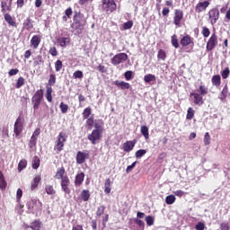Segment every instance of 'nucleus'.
Wrapping results in <instances>:
<instances>
[{
    "instance_id": "nucleus-11",
    "label": "nucleus",
    "mask_w": 230,
    "mask_h": 230,
    "mask_svg": "<svg viewBox=\"0 0 230 230\" xmlns=\"http://www.w3.org/2000/svg\"><path fill=\"white\" fill-rule=\"evenodd\" d=\"M184 17V13L181 10L176 9L174 12L173 23L175 26H181V22Z\"/></svg>"
},
{
    "instance_id": "nucleus-43",
    "label": "nucleus",
    "mask_w": 230,
    "mask_h": 230,
    "mask_svg": "<svg viewBox=\"0 0 230 230\" xmlns=\"http://www.w3.org/2000/svg\"><path fill=\"white\" fill-rule=\"evenodd\" d=\"M159 60H166V52L163 49H160L157 54Z\"/></svg>"
},
{
    "instance_id": "nucleus-19",
    "label": "nucleus",
    "mask_w": 230,
    "mask_h": 230,
    "mask_svg": "<svg viewBox=\"0 0 230 230\" xmlns=\"http://www.w3.org/2000/svg\"><path fill=\"white\" fill-rule=\"evenodd\" d=\"M31 44L34 49H37L40 44V37L37 35L33 36L31 40Z\"/></svg>"
},
{
    "instance_id": "nucleus-61",
    "label": "nucleus",
    "mask_w": 230,
    "mask_h": 230,
    "mask_svg": "<svg viewBox=\"0 0 230 230\" xmlns=\"http://www.w3.org/2000/svg\"><path fill=\"white\" fill-rule=\"evenodd\" d=\"M199 93L204 96L205 94H208V89L202 85L199 86Z\"/></svg>"
},
{
    "instance_id": "nucleus-6",
    "label": "nucleus",
    "mask_w": 230,
    "mask_h": 230,
    "mask_svg": "<svg viewBox=\"0 0 230 230\" xmlns=\"http://www.w3.org/2000/svg\"><path fill=\"white\" fill-rule=\"evenodd\" d=\"M217 44H218V37L217 36L216 33H213L209 38L208 41L207 42V47H206L207 51H213V49L217 48Z\"/></svg>"
},
{
    "instance_id": "nucleus-50",
    "label": "nucleus",
    "mask_w": 230,
    "mask_h": 230,
    "mask_svg": "<svg viewBox=\"0 0 230 230\" xmlns=\"http://www.w3.org/2000/svg\"><path fill=\"white\" fill-rule=\"evenodd\" d=\"M24 85V77H19L16 83V89H21Z\"/></svg>"
},
{
    "instance_id": "nucleus-60",
    "label": "nucleus",
    "mask_w": 230,
    "mask_h": 230,
    "mask_svg": "<svg viewBox=\"0 0 230 230\" xmlns=\"http://www.w3.org/2000/svg\"><path fill=\"white\" fill-rule=\"evenodd\" d=\"M49 54L52 57H57L58 55V51L57 50V48H55V47L50 48Z\"/></svg>"
},
{
    "instance_id": "nucleus-16",
    "label": "nucleus",
    "mask_w": 230,
    "mask_h": 230,
    "mask_svg": "<svg viewBox=\"0 0 230 230\" xmlns=\"http://www.w3.org/2000/svg\"><path fill=\"white\" fill-rule=\"evenodd\" d=\"M40 175L36 176L32 179L31 182V190L37 191V188H39V183L40 182Z\"/></svg>"
},
{
    "instance_id": "nucleus-40",
    "label": "nucleus",
    "mask_w": 230,
    "mask_h": 230,
    "mask_svg": "<svg viewBox=\"0 0 230 230\" xmlns=\"http://www.w3.org/2000/svg\"><path fill=\"white\" fill-rule=\"evenodd\" d=\"M172 45L176 49L179 48V40H177V35H172L171 40Z\"/></svg>"
},
{
    "instance_id": "nucleus-56",
    "label": "nucleus",
    "mask_w": 230,
    "mask_h": 230,
    "mask_svg": "<svg viewBox=\"0 0 230 230\" xmlns=\"http://www.w3.org/2000/svg\"><path fill=\"white\" fill-rule=\"evenodd\" d=\"M74 78H79L82 79L84 78V72L77 70L73 74Z\"/></svg>"
},
{
    "instance_id": "nucleus-3",
    "label": "nucleus",
    "mask_w": 230,
    "mask_h": 230,
    "mask_svg": "<svg viewBox=\"0 0 230 230\" xmlns=\"http://www.w3.org/2000/svg\"><path fill=\"white\" fill-rule=\"evenodd\" d=\"M27 207L30 211H39V209H42V202H40L37 198H32L27 203Z\"/></svg>"
},
{
    "instance_id": "nucleus-64",
    "label": "nucleus",
    "mask_w": 230,
    "mask_h": 230,
    "mask_svg": "<svg viewBox=\"0 0 230 230\" xmlns=\"http://www.w3.org/2000/svg\"><path fill=\"white\" fill-rule=\"evenodd\" d=\"M220 229H221V230H229V224H227V223H222V224L220 225Z\"/></svg>"
},
{
    "instance_id": "nucleus-62",
    "label": "nucleus",
    "mask_w": 230,
    "mask_h": 230,
    "mask_svg": "<svg viewBox=\"0 0 230 230\" xmlns=\"http://www.w3.org/2000/svg\"><path fill=\"white\" fill-rule=\"evenodd\" d=\"M39 136H40V128H36L33 132L31 137H34L35 139H38Z\"/></svg>"
},
{
    "instance_id": "nucleus-35",
    "label": "nucleus",
    "mask_w": 230,
    "mask_h": 230,
    "mask_svg": "<svg viewBox=\"0 0 230 230\" xmlns=\"http://www.w3.org/2000/svg\"><path fill=\"white\" fill-rule=\"evenodd\" d=\"M39 166H40V159L38 156H34L32 159V168L38 170Z\"/></svg>"
},
{
    "instance_id": "nucleus-22",
    "label": "nucleus",
    "mask_w": 230,
    "mask_h": 230,
    "mask_svg": "<svg viewBox=\"0 0 230 230\" xmlns=\"http://www.w3.org/2000/svg\"><path fill=\"white\" fill-rule=\"evenodd\" d=\"M229 94V87L227 86V84H226L219 95V100H221V102H224V100H226V98H227V95Z\"/></svg>"
},
{
    "instance_id": "nucleus-33",
    "label": "nucleus",
    "mask_w": 230,
    "mask_h": 230,
    "mask_svg": "<svg viewBox=\"0 0 230 230\" xmlns=\"http://www.w3.org/2000/svg\"><path fill=\"white\" fill-rule=\"evenodd\" d=\"M6 181L4 180V175L3 172L0 171V190H6Z\"/></svg>"
},
{
    "instance_id": "nucleus-57",
    "label": "nucleus",
    "mask_w": 230,
    "mask_h": 230,
    "mask_svg": "<svg viewBox=\"0 0 230 230\" xmlns=\"http://www.w3.org/2000/svg\"><path fill=\"white\" fill-rule=\"evenodd\" d=\"M135 223L137 224V226H138V227H140V229H145V222H143V220H141L139 218H136Z\"/></svg>"
},
{
    "instance_id": "nucleus-46",
    "label": "nucleus",
    "mask_w": 230,
    "mask_h": 230,
    "mask_svg": "<svg viewBox=\"0 0 230 230\" xmlns=\"http://www.w3.org/2000/svg\"><path fill=\"white\" fill-rule=\"evenodd\" d=\"M203 37L208 38L209 35H211V31H209V28L204 26L202 27V31H201Z\"/></svg>"
},
{
    "instance_id": "nucleus-59",
    "label": "nucleus",
    "mask_w": 230,
    "mask_h": 230,
    "mask_svg": "<svg viewBox=\"0 0 230 230\" xmlns=\"http://www.w3.org/2000/svg\"><path fill=\"white\" fill-rule=\"evenodd\" d=\"M196 230H204L206 229V225H204V223L202 222H199L196 226H195Z\"/></svg>"
},
{
    "instance_id": "nucleus-21",
    "label": "nucleus",
    "mask_w": 230,
    "mask_h": 230,
    "mask_svg": "<svg viewBox=\"0 0 230 230\" xmlns=\"http://www.w3.org/2000/svg\"><path fill=\"white\" fill-rule=\"evenodd\" d=\"M4 17V21L7 22L9 26H13L14 28L17 26L15 20H13V18L12 17V15H10V13H5Z\"/></svg>"
},
{
    "instance_id": "nucleus-14",
    "label": "nucleus",
    "mask_w": 230,
    "mask_h": 230,
    "mask_svg": "<svg viewBox=\"0 0 230 230\" xmlns=\"http://www.w3.org/2000/svg\"><path fill=\"white\" fill-rule=\"evenodd\" d=\"M85 17L83 16L82 13H76L74 16V22L73 24H79L81 26H85L86 24Z\"/></svg>"
},
{
    "instance_id": "nucleus-9",
    "label": "nucleus",
    "mask_w": 230,
    "mask_h": 230,
    "mask_svg": "<svg viewBox=\"0 0 230 230\" xmlns=\"http://www.w3.org/2000/svg\"><path fill=\"white\" fill-rule=\"evenodd\" d=\"M22 118L18 117L14 122V128L13 132L16 136V137H19L21 136V132H22Z\"/></svg>"
},
{
    "instance_id": "nucleus-54",
    "label": "nucleus",
    "mask_w": 230,
    "mask_h": 230,
    "mask_svg": "<svg viewBox=\"0 0 230 230\" xmlns=\"http://www.w3.org/2000/svg\"><path fill=\"white\" fill-rule=\"evenodd\" d=\"M1 8L3 13L10 11V6H8V4L4 1L1 3Z\"/></svg>"
},
{
    "instance_id": "nucleus-2",
    "label": "nucleus",
    "mask_w": 230,
    "mask_h": 230,
    "mask_svg": "<svg viewBox=\"0 0 230 230\" xmlns=\"http://www.w3.org/2000/svg\"><path fill=\"white\" fill-rule=\"evenodd\" d=\"M42 100H44V91L40 89L34 93L31 99L34 114H37V111H39V107H40V103L42 102Z\"/></svg>"
},
{
    "instance_id": "nucleus-8",
    "label": "nucleus",
    "mask_w": 230,
    "mask_h": 230,
    "mask_svg": "<svg viewBox=\"0 0 230 230\" xmlns=\"http://www.w3.org/2000/svg\"><path fill=\"white\" fill-rule=\"evenodd\" d=\"M209 1H199L195 6L196 13H202L209 7Z\"/></svg>"
},
{
    "instance_id": "nucleus-17",
    "label": "nucleus",
    "mask_w": 230,
    "mask_h": 230,
    "mask_svg": "<svg viewBox=\"0 0 230 230\" xmlns=\"http://www.w3.org/2000/svg\"><path fill=\"white\" fill-rule=\"evenodd\" d=\"M72 30L75 35H80L82 31H84V25H80L78 23H73L72 24Z\"/></svg>"
},
{
    "instance_id": "nucleus-26",
    "label": "nucleus",
    "mask_w": 230,
    "mask_h": 230,
    "mask_svg": "<svg viewBox=\"0 0 230 230\" xmlns=\"http://www.w3.org/2000/svg\"><path fill=\"white\" fill-rule=\"evenodd\" d=\"M23 28L28 31L33 29V23H31V19L27 18L26 20H24Z\"/></svg>"
},
{
    "instance_id": "nucleus-20",
    "label": "nucleus",
    "mask_w": 230,
    "mask_h": 230,
    "mask_svg": "<svg viewBox=\"0 0 230 230\" xmlns=\"http://www.w3.org/2000/svg\"><path fill=\"white\" fill-rule=\"evenodd\" d=\"M181 44L183 46V48H186V46H190V44H193V40L190 36H184L181 40Z\"/></svg>"
},
{
    "instance_id": "nucleus-34",
    "label": "nucleus",
    "mask_w": 230,
    "mask_h": 230,
    "mask_svg": "<svg viewBox=\"0 0 230 230\" xmlns=\"http://www.w3.org/2000/svg\"><path fill=\"white\" fill-rule=\"evenodd\" d=\"M52 93H53V88L47 87L46 98H47V101L49 102V103L53 102V96L51 95Z\"/></svg>"
},
{
    "instance_id": "nucleus-36",
    "label": "nucleus",
    "mask_w": 230,
    "mask_h": 230,
    "mask_svg": "<svg viewBox=\"0 0 230 230\" xmlns=\"http://www.w3.org/2000/svg\"><path fill=\"white\" fill-rule=\"evenodd\" d=\"M91 197V194L89 193V190H84L81 193V198L84 200V202H87L89 200V198Z\"/></svg>"
},
{
    "instance_id": "nucleus-25",
    "label": "nucleus",
    "mask_w": 230,
    "mask_h": 230,
    "mask_svg": "<svg viewBox=\"0 0 230 230\" xmlns=\"http://www.w3.org/2000/svg\"><path fill=\"white\" fill-rule=\"evenodd\" d=\"M115 85L121 89H130V84L126 83L125 81H115Z\"/></svg>"
},
{
    "instance_id": "nucleus-63",
    "label": "nucleus",
    "mask_w": 230,
    "mask_h": 230,
    "mask_svg": "<svg viewBox=\"0 0 230 230\" xmlns=\"http://www.w3.org/2000/svg\"><path fill=\"white\" fill-rule=\"evenodd\" d=\"M124 76L126 78V80H132V71H127L125 74H124Z\"/></svg>"
},
{
    "instance_id": "nucleus-49",
    "label": "nucleus",
    "mask_w": 230,
    "mask_h": 230,
    "mask_svg": "<svg viewBox=\"0 0 230 230\" xmlns=\"http://www.w3.org/2000/svg\"><path fill=\"white\" fill-rule=\"evenodd\" d=\"M146 154V150L145 149H139L138 151L136 152V157L137 159H141L143 155Z\"/></svg>"
},
{
    "instance_id": "nucleus-13",
    "label": "nucleus",
    "mask_w": 230,
    "mask_h": 230,
    "mask_svg": "<svg viewBox=\"0 0 230 230\" xmlns=\"http://www.w3.org/2000/svg\"><path fill=\"white\" fill-rule=\"evenodd\" d=\"M69 178L67 176H65L63 180H61V188L65 193L69 195L71 193V190L69 189Z\"/></svg>"
},
{
    "instance_id": "nucleus-44",
    "label": "nucleus",
    "mask_w": 230,
    "mask_h": 230,
    "mask_svg": "<svg viewBox=\"0 0 230 230\" xmlns=\"http://www.w3.org/2000/svg\"><path fill=\"white\" fill-rule=\"evenodd\" d=\"M195 116V111H193V108H189L187 111V119H193V117Z\"/></svg>"
},
{
    "instance_id": "nucleus-51",
    "label": "nucleus",
    "mask_w": 230,
    "mask_h": 230,
    "mask_svg": "<svg viewBox=\"0 0 230 230\" xmlns=\"http://www.w3.org/2000/svg\"><path fill=\"white\" fill-rule=\"evenodd\" d=\"M146 222L147 226H154L155 219L152 216H146Z\"/></svg>"
},
{
    "instance_id": "nucleus-24",
    "label": "nucleus",
    "mask_w": 230,
    "mask_h": 230,
    "mask_svg": "<svg viewBox=\"0 0 230 230\" xmlns=\"http://www.w3.org/2000/svg\"><path fill=\"white\" fill-rule=\"evenodd\" d=\"M69 42H71V39L69 38L62 37L58 39V43L59 44V46H61V48H66V46H67Z\"/></svg>"
},
{
    "instance_id": "nucleus-48",
    "label": "nucleus",
    "mask_w": 230,
    "mask_h": 230,
    "mask_svg": "<svg viewBox=\"0 0 230 230\" xmlns=\"http://www.w3.org/2000/svg\"><path fill=\"white\" fill-rule=\"evenodd\" d=\"M59 108L63 114H66V112H67V111H69V106L67 104H65L64 102L60 103Z\"/></svg>"
},
{
    "instance_id": "nucleus-55",
    "label": "nucleus",
    "mask_w": 230,
    "mask_h": 230,
    "mask_svg": "<svg viewBox=\"0 0 230 230\" xmlns=\"http://www.w3.org/2000/svg\"><path fill=\"white\" fill-rule=\"evenodd\" d=\"M29 146H30V148H35V146H37V138L31 137V140L29 142Z\"/></svg>"
},
{
    "instance_id": "nucleus-53",
    "label": "nucleus",
    "mask_w": 230,
    "mask_h": 230,
    "mask_svg": "<svg viewBox=\"0 0 230 230\" xmlns=\"http://www.w3.org/2000/svg\"><path fill=\"white\" fill-rule=\"evenodd\" d=\"M103 213H105V206L99 207L96 211V216L102 217V215H103Z\"/></svg>"
},
{
    "instance_id": "nucleus-28",
    "label": "nucleus",
    "mask_w": 230,
    "mask_h": 230,
    "mask_svg": "<svg viewBox=\"0 0 230 230\" xmlns=\"http://www.w3.org/2000/svg\"><path fill=\"white\" fill-rule=\"evenodd\" d=\"M64 173H66V170L64 169V167L58 169L56 176H55L56 179H58V180L61 179V181H63L64 178L66 177V176H64Z\"/></svg>"
},
{
    "instance_id": "nucleus-47",
    "label": "nucleus",
    "mask_w": 230,
    "mask_h": 230,
    "mask_svg": "<svg viewBox=\"0 0 230 230\" xmlns=\"http://www.w3.org/2000/svg\"><path fill=\"white\" fill-rule=\"evenodd\" d=\"M203 141L204 145L207 146L211 143V137L209 136V132L205 133Z\"/></svg>"
},
{
    "instance_id": "nucleus-38",
    "label": "nucleus",
    "mask_w": 230,
    "mask_h": 230,
    "mask_svg": "<svg viewBox=\"0 0 230 230\" xmlns=\"http://www.w3.org/2000/svg\"><path fill=\"white\" fill-rule=\"evenodd\" d=\"M28 162L26 160H21L18 164V172H22L24 168H26Z\"/></svg>"
},
{
    "instance_id": "nucleus-39",
    "label": "nucleus",
    "mask_w": 230,
    "mask_h": 230,
    "mask_svg": "<svg viewBox=\"0 0 230 230\" xmlns=\"http://www.w3.org/2000/svg\"><path fill=\"white\" fill-rule=\"evenodd\" d=\"M230 70L229 67H226L223 71H221V76L223 80H227L229 78Z\"/></svg>"
},
{
    "instance_id": "nucleus-5",
    "label": "nucleus",
    "mask_w": 230,
    "mask_h": 230,
    "mask_svg": "<svg viewBox=\"0 0 230 230\" xmlns=\"http://www.w3.org/2000/svg\"><path fill=\"white\" fill-rule=\"evenodd\" d=\"M67 141V137L66 136V133L61 132L58 136V140L56 142V148L58 152H62L64 150V143Z\"/></svg>"
},
{
    "instance_id": "nucleus-1",
    "label": "nucleus",
    "mask_w": 230,
    "mask_h": 230,
    "mask_svg": "<svg viewBox=\"0 0 230 230\" xmlns=\"http://www.w3.org/2000/svg\"><path fill=\"white\" fill-rule=\"evenodd\" d=\"M101 8L106 15H111L113 12H116L118 5L114 0H102Z\"/></svg>"
},
{
    "instance_id": "nucleus-45",
    "label": "nucleus",
    "mask_w": 230,
    "mask_h": 230,
    "mask_svg": "<svg viewBox=\"0 0 230 230\" xmlns=\"http://www.w3.org/2000/svg\"><path fill=\"white\" fill-rule=\"evenodd\" d=\"M132 26H134V22L128 21L123 23L122 28H123V30H130L132 28Z\"/></svg>"
},
{
    "instance_id": "nucleus-4",
    "label": "nucleus",
    "mask_w": 230,
    "mask_h": 230,
    "mask_svg": "<svg viewBox=\"0 0 230 230\" xmlns=\"http://www.w3.org/2000/svg\"><path fill=\"white\" fill-rule=\"evenodd\" d=\"M128 59V56L127 54L119 53L111 58V64L113 66H119V64H123V62H127Z\"/></svg>"
},
{
    "instance_id": "nucleus-7",
    "label": "nucleus",
    "mask_w": 230,
    "mask_h": 230,
    "mask_svg": "<svg viewBox=\"0 0 230 230\" xmlns=\"http://www.w3.org/2000/svg\"><path fill=\"white\" fill-rule=\"evenodd\" d=\"M89 159V151H78L75 161L77 164H84Z\"/></svg>"
},
{
    "instance_id": "nucleus-30",
    "label": "nucleus",
    "mask_w": 230,
    "mask_h": 230,
    "mask_svg": "<svg viewBox=\"0 0 230 230\" xmlns=\"http://www.w3.org/2000/svg\"><path fill=\"white\" fill-rule=\"evenodd\" d=\"M140 132H141L142 136H144L145 139H148L150 137L148 127L141 126Z\"/></svg>"
},
{
    "instance_id": "nucleus-41",
    "label": "nucleus",
    "mask_w": 230,
    "mask_h": 230,
    "mask_svg": "<svg viewBox=\"0 0 230 230\" xmlns=\"http://www.w3.org/2000/svg\"><path fill=\"white\" fill-rule=\"evenodd\" d=\"M176 199L173 195H169L165 198V202L168 205H172L175 202Z\"/></svg>"
},
{
    "instance_id": "nucleus-10",
    "label": "nucleus",
    "mask_w": 230,
    "mask_h": 230,
    "mask_svg": "<svg viewBox=\"0 0 230 230\" xmlns=\"http://www.w3.org/2000/svg\"><path fill=\"white\" fill-rule=\"evenodd\" d=\"M208 15L210 19V24L213 26L214 24H217V21H218L220 17V11H218V9H212L209 11Z\"/></svg>"
},
{
    "instance_id": "nucleus-58",
    "label": "nucleus",
    "mask_w": 230,
    "mask_h": 230,
    "mask_svg": "<svg viewBox=\"0 0 230 230\" xmlns=\"http://www.w3.org/2000/svg\"><path fill=\"white\" fill-rule=\"evenodd\" d=\"M55 82H57V76L52 74L49 76V85H55Z\"/></svg>"
},
{
    "instance_id": "nucleus-52",
    "label": "nucleus",
    "mask_w": 230,
    "mask_h": 230,
    "mask_svg": "<svg viewBox=\"0 0 230 230\" xmlns=\"http://www.w3.org/2000/svg\"><path fill=\"white\" fill-rule=\"evenodd\" d=\"M62 61L61 60H57L55 63V69L57 71V73H58L59 71L62 70Z\"/></svg>"
},
{
    "instance_id": "nucleus-15",
    "label": "nucleus",
    "mask_w": 230,
    "mask_h": 230,
    "mask_svg": "<svg viewBox=\"0 0 230 230\" xmlns=\"http://www.w3.org/2000/svg\"><path fill=\"white\" fill-rule=\"evenodd\" d=\"M134 146H136V140L127 141L123 144L122 148L124 152H132V150H134Z\"/></svg>"
},
{
    "instance_id": "nucleus-18",
    "label": "nucleus",
    "mask_w": 230,
    "mask_h": 230,
    "mask_svg": "<svg viewBox=\"0 0 230 230\" xmlns=\"http://www.w3.org/2000/svg\"><path fill=\"white\" fill-rule=\"evenodd\" d=\"M84 179H85V174L84 172H80L75 175V186H82V182H84Z\"/></svg>"
},
{
    "instance_id": "nucleus-29",
    "label": "nucleus",
    "mask_w": 230,
    "mask_h": 230,
    "mask_svg": "<svg viewBox=\"0 0 230 230\" xmlns=\"http://www.w3.org/2000/svg\"><path fill=\"white\" fill-rule=\"evenodd\" d=\"M30 227L32 230H40V221H34L31 223V226H26L25 229H28Z\"/></svg>"
},
{
    "instance_id": "nucleus-12",
    "label": "nucleus",
    "mask_w": 230,
    "mask_h": 230,
    "mask_svg": "<svg viewBox=\"0 0 230 230\" xmlns=\"http://www.w3.org/2000/svg\"><path fill=\"white\" fill-rule=\"evenodd\" d=\"M100 137H102V133L98 129H93L92 134L88 135V139L93 145H96Z\"/></svg>"
},
{
    "instance_id": "nucleus-37",
    "label": "nucleus",
    "mask_w": 230,
    "mask_h": 230,
    "mask_svg": "<svg viewBox=\"0 0 230 230\" xmlns=\"http://www.w3.org/2000/svg\"><path fill=\"white\" fill-rule=\"evenodd\" d=\"M104 193L109 195L111 193V179H107L104 183Z\"/></svg>"
},
{
    "instance_id": "nucleus-23",
    "label": "nucleus",
    "mask_w": 230,
    "mask_h": 230,
    "mask_svg": "<svg viewBox=\"0 0 230 230\" xmlns=\"http://www.w3.org/2000/svg\"><path fill=\"white\" fill-rule=\"evenodd\" d=\"M211 82L215 87H220V84H222V77H220V75H216L212 77Z\"/></svg>"
},
{
    "instance_id": "nucleus-42",
    "label": "nucleus",
    "mask_w": 230,
    "mask_h": 230,
    "mask_svg": "<svg viewBox=\"0 0 230 230\" xmlns=\"http://www.w3.org/2000/svg\"><path fill=\"white\" fill-rule=\"evenodd\" d=\"M91 116V107L85 108L83 111L84 119H87Z\"/></svg>"
},
{
    "instance_id": "nucleus-27",
    "label": "nucleus",
    "mask_w": 230,
    "mask_h": 230,
    "mask_svg": "<svg viewBox=\"0 0 230 230\" xmlns=\"http://www.w3.org/2000/svg\"><path fill=\"white\" fill-rule=\"evenodd\" d=\"M191 96H194V103L196 105H202L204 102H202V95L199 93H191Z\"/></svg>"
},
{
    "instance_id": "nucleus-31",
    "label": "nucleus",
    "mask_w": 230,
    "mask_h": 230,
    "mask_svg": "<svg viewBox=\"0 0 230 230\" xmlns=\"http://www.w3.org/2000/svg\"><path fill=\"white\" fill-rule=\"evenodd\" d=\"M155 75L152 74H148L144 76V81L146 82V84H152V82H155Z\"/></svg>"
},
{
    "instance_id": "nucleus-32",
    "label": "nucleus",
    "mask_w": 230,
    "mask_h": 230,
    "mask_svg": "<svg viewBox=\"0 0 230 230\" xmlns=\"http://www.w3.org/2000/svg\"><path fill=\"white\" fill-rule=\"evenodd\" d=\"M45 191L47 195H55V193H57V190H55V188L53 187V185H49V184L45 186Z\"/></svg>"
}]
</instances>
